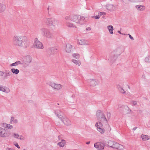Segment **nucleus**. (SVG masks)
Masks as SVG:
<instances>
[{
  "mask_svg": "<svg viewBox=\"0 0 150 150\" xmlns=\"http://www.w3.org/2000/svg\"><path fill=\"white\" fill-rule=\"evenodd\" d=\"M13 43L15 45L21 47H27L29 45L27 38L24 36H15L13 39Z\"/></svg>",
  "mask_w": 150,
  "mask_h": 150,
  "instance_id": "nucleus-1",
  "label": "nucleus"
},
{
  "mask_svg": "<svg viewBox=\"0 0 150 150\" xmlns=\"http://www.w3.org/2000/svg\"><path fill=\"white\" fill-rule=\"evenodd\" d=\"M109 146L112 148L117 149L119 150H122L124 148V146L117 142L110 140H107L104 142V146Z\"/></svg>",
  "mask_w": 150,
  "mask_h": 150,
  "instance_id": "nucleus-2",
  "label": "nucleus"
},
{
  "mask_svg": "<svg viewBox=\"0 0 150 150\" xmlns=\"http://www.w3.org/2000/svg\"><path fill=\"white\" fill-rule=\"evenodd\" d=\"M42 21L45 25L53 26L54 28H56L59 24L58 21L54 18H44Z\"/></svg>",
  "mask_w": 150,
  "mask_h": 150,
  "instance_id": "nucleus-3",
  "label": "nucleus"
},
{
  "mask_svg": "<svg viewBox=\"0 0 150 150\" xmlns=\"http://www.w3.org/2000/svg\"><path fill=\"white\" fill-rule=\"evenodd\" d=\"M40 30L41 34L45 37L49 39L53 38V34L47 28H42L40 29Z\"/></svg>",
  "mask_w": 150,
  "mask_h": 150,
  "instance_id": "nucleus-4",
  "label": "nucleus"
},
{
  "mask_svg": "<svg viewBox=\"0 0 150 150\" xmlns=\"http://www.w3.org/2000/svg\"><path fill=\"white\" fill-rule=\"evenodd\" d=\"M85 18L79 15H75L71 17V20L77 23H82V21L84 20Z\"/></svg>",
  "mask_w": 150,
  "mask_h": 150,
  "instance_id": "nucleus-5",
  "label": "nucleus"
},
{
  "mask_svg": "<svg viewBox=\"0 0 150 150\" xmlns=\"http://www.w3.org/2000/svg\"><path fill=\"white\" fill-rule=\"evenodd\" d=\"M33 46L35 48L38 49H43L44 48L43 44L39 41L37 38L35 39Z\"/></svg>",
  "mask_w": 150,
  "mask_h": 150,
  "instance_id": "nucleus-6",
  "label": "nucleus"
},
{
  "mask_svg": "<svg viewBox=\"0 0 150 150\" xmlns=\"http://www.w3.org/2000/svg\"><path fill=\"white\" fill-rule=\"evenodd\" d=\"M10 131L8 132L5 129L0 127V137H7L10 134Z\"/></svg>",
  "mask_w": 150,
  "mask_h": 150,
  "instance_id": "nucleus-7",
  "label": "nucleus"
},
{
  "mask_svg": "<svg viewBox=\"0 0 150 150\" xmlns=\"http://www.w3.org/2000/svg\"><path fill=\"white\" fill-rule=\"evenodd\" d=\"M105 7L107 10L110 11H114L117 9V5L110 4H107L105 6Z\"/></svg>",
  "mask_w": 150,
  "mask_h": 150,
  "instance_id": "nucleus-8",
  "label": "nucleus"
},
{
  "mask_svg": "<svg viewBox=\"0 0 150 150\" xmlns=\"http://www.w3.org/2000/svg\"><path fill=\"white\" fill-rule=\"evenodd\" d=\"M54 113L60 120L65 116L63 112L58 109L55 110Z\"/></svg>",
  "mask_w": 150,
  "mask_h": 150,
  "instance_id": "nucleus-9",
  "label": "nucleus"
},
{
  "mask_svg": "<svg viewBox=\"0 0 150 150\" xmlns=\"http://www.w3.org/2000/svg\"><path fill=\"white\" fill-rule=\"evenodd\" d=\"M61 120L64 125L67 126H70L71 124L70 120L66 116L64 117Z\"/></svg>",
  "mask_w": 150,
  "mask_h": 150,
  "instance_id": "nucleus-10",
  "label": "nucleus"
},
{
  "mask_svg": "<svg viewBox=\"0 0 150 150\" xmlns=\"http://www.w3.org/2000/svg\"><path fill=\"white\" fill-rule=\"evenodd\" d=\"M94 147L98 150H103V142H97L94 144Z\"/></svg>",
  "mask_w": 150,
  "mask_h": 150,
  "instance_id": "nucleus-11",
  "label": "nucleus"
},
{
  "mask_svg": "<svg viewBox=\"0 0 150 150\" xmlns=\"http://www.w3.org/2000/svg\"><path fill=\"white\" fill-rule=\"evenodd\" d=\"M96 115L97 120L99 121H101L103 118V113L102 111L100 110H97Z\"/></svg>",
  "mask_w": 150,
  "mask_h": 150,
  "instance_id": "nucleus-12",
  "label": "nucleus"
},
{
  "mask_svg": "<svg viewBox=\"0 0 150 150\" xmlns=\"http://www.w3.org/2000/svg\"><path fill=\"white\" fill-rule=\"evenodd\" d=\"M118 56L112 52L111 53L110 57L108 60L111 63L114 62L117 58Z\"/></svg>",
  "mask_w": 150,
  "mask_h": 150,
  "instance_id": "nucleus-13",
  "label": "nucleus"
},
{
  "mask_svg": "<svg viewBox=\"0 0 150 150\" xmlns=\"http://www.w3.org/2000/svg\"><path fill=\"white\" fill-rule=\"evenodd\" d=\"M122 107L124 108V112L125 114H129L131 113L132 111L127 105H123Z\"/></svg>",
  "mask_w": 150,
  "mask_h": 150,
  "instance_id": "nucleus-14",
  "label": "nucleus"
},
{
  "mask_svg": "<svg viewBox=\"0 0 150 150\" xmlns=\"http://www.w3.org/2000/svg\"><path fill=\"white\" fill-rule=\"evenodd\" d=\"M111 114L109 112H107L104 115V122L107 123L111 117Z\"/></svg>",
  "mask_w": 150,
  "mask_h": 150,
  "instance_id": "nucleus-15",
  "label": "nucleus"
},
{
  "mask_svg": "<svg viewBox=\"0 0 150 150\" xmlns=\"http://www.w3.org/2000/svg\"><path fill=\"white\" fill-rule=\"evenodd\" d=\"M122 52V48L119 47L116 48L112 52L115 54L116 55H117L118 57Z\"/></svg>",
  "mask_w": 150,
  "mask_h": 150,
  "instance_id": "nucleus-16",
  "label": "nucleus"
},
{
  "mask_svg": "<svg viewBox=\"0 0 150 150\" xmlns=\"http://www.w3.org/2000/svg\"><path fill=\"white\" fill-rule=\"evenodd\" d=\"M50 85L53 88L57 90H59L62 88V86L60 84H56L54 83H51Z\"/></svg>",
  "mask_w": 150,
  "mask_h": 150,
  "instance_id": "nucleus-17",
  "label": "nucleus"
},
{
  "mask_svg": "<svg viewBox=\"0 0 150 150\" xmlns=\"http://www.w3.org/2000/svg\"><path fill=\"white\" fill-rule=\"evenodd\" d=\"M57 51V50L54 48H52L49 49L47 51L48 55L51 56L54 54Z\"/></svg>",
  "mask_w": 150,
  "mask_h": 150,
  "instance_id": "nucleus-18",
  "label": "nucleus"
},
{
  "mask_svg": "<svg viewBox=\"0 0 150 150\" xmlns=\"http://www.w3.org/2000/svg\"><path fill=\"white\" fill-rule=\"evenodd\" d=\"M136 9L139 11H144L146 8L145 6L141 5H137L135 6Z\"/></svg>",
  "mask_w": 150,
  "mask_h": 150,
  "instance_id": "nucleus-19",
  "label": "nucleus"
},
{
  "mask_svg": "<svg viewBox=\"0 0 150 150\" xmlns=\"http://www.w3.org/2000/svg\"><path fill=\"white\" fill-rule=\"evenodd\" d=\"M87 82L91 86H95L97 83L95 79H88L87 80Z\"/></svg>",
  "mask_w": 150,
  "mask_h": 150,
  "instance_id": "nucleus-20",
  "label": "nucleus"
},
{
  "mask_svg": "<svg viewBox=\"0 0 150 150\" xmlns=\"http://www.w3.org/2000/svg\"><path fill=\"white\" fill-rule=\"evenodd\" d=\"M0 91L6 93H8L10 91L8 88L1 85H0Z\"/></svg>",
  "mask_w": 150,
  "mask_h": 150,
  "instance_id": "nucleus-21",
  "label": "nucleus"
},
{
  "mask_svg": "<svg viewBox=\"0 0 150 150\" xmlns=\"http://www.w3.org/2000/svg\"><path fill=\"white\" fill-rule=\"evenodd\" d=\"M78 43L81 45H89L88 41L84 40H79L78 42Z\"/></svg>",
  "mask_w": 150,
  "mask_h": 150,
  "instance_id": "nucleus-22",
  "label": "nucleus"
},
{
  "mask_svg": "<svg viewBox=\"0 0 150 150\" xmlns=\"http://www.w3.org/2000/svg\"><path fill=\"white\" fill-rule=\"evenodd\" d=\"M72 45L69 44H68L66 45V51L67 52L70 53L72 51Z\"/></svg>",
  "mask_w": 150,
  "mask_h": 150,
  "instance_id": "nucleus-23",
  "label": "nucleus"
},
{
  "mask_svg": "<svg viewBox=\"0 0 150 150\" xmlns=\"http://www.w3.org/2000/svg\"><path fill=\"white\" fill-rule=\"evenodd\" d=\"M141 137L143 141L148 140L150 139V137L149 136L143 134L141 135Z\"/></svg>",
  "mask_w": 150,
  "mask_h": 150,
  "instance_id": "nucleus-24",
  "label": "nucleus"
},
{
  "mask_svg": "<svg viewBox=\"0 0 150 150\" xmlns=\"http://www.w3.org/2000/svg\"><path fill=\"white\" fill-rule=\"evenodd\" d=\"M107 28L110 34L112 35L113 34V28L112 25H109L107 26Z\"/></svg>",
  "mask_w": 150,
  "mask_h": 150,
  "instance_id": "nucleus-25",
  "label": "nucleus"
},
{
  "mask_svg": "<svg viewBox=\"0 0 150 150\" xmlns=\"http://www.w3.org/2000/svg\"><path fill=\"white\" fill-rule=\"evenodd\" d=\"M6 8V6L4 4L0 3V13L4 11Z\"/></svg>",
  "mask_w": 150,
  "mask_h": 150,
  "instance_id": "nucleus-26",
  "label": "nucleus"
},
{
  "mask_svg": "<svg viewBox=\"0 0 150 150\" xmlns=\"http://www.w3.org/2000/svg\"><path fill=\"white\" fill-rule=\"evenodd\" d=\"M5 75L3 77V78L4 79H6L8 78V76H10L12 74V73L8 71V72H5L4 73Z\"/></svg>",
  "mask_w": 150,
  "mask_h": 150,
  "instance_id": "nucleus-27",
  "label": "nucleus"
},
{
  "mask_svg": "<svg viewBox=\"0 0 150 150\" xmlns=\"http://www.w3.org/2000/svg\"><path fill=\"white\" fill-rule=\"evenodd\" d=\"M11 72L14 74H17L19 72V71L18 69L14 68L11 69Z\"/></svg>",
  "mask_w": 150,
  "mask_h": 150,
  "instance_id": "nucleus-28",
  "label": "nucleus"
},
{
  "mask_svg": "<svg viewBox=\"0 0 150 150\" xmlns=\"http://www.w3.org/2000/svg\"><path fill=\"white\" fill-rule=\"evenodd\" d=\"M65 144V140L62 139L61 142H59L57 144V145L61 147H63Z\"/></svg>",
  "mask_w": 150,
  "mask_h": 150,
  "instance_id": "nucleus-29",
  "label": "nucleus"
},
{
  "mask_svg": "<svg viewBox=\"0 0 150 150\" xmlns=\"http://www.w3.org/2000/svg\"><path fill=\"white\" fill-rule=\"evenodd\" d=\"M32 58L30 56H28L25 58V62L28 64L31 62Z\"/></svg>",
  "mask_w": 150,
  "mask_h": 150,
  "instance_id": "nucleus-30",
  "label": "nucleus"
},
{
  "mask_svg": "<svg viewBox=\"0 0 150 150\" xmlns=\"http://www.w3.org/2000/svg\"><path fill=\"white\" fill-rule=\"evenodd\" d=\"M104 123L105 124V127H104L105 129L108 131H110L111 130V128L108 123V122L107 123H106L105 122H104Z\"/></svg>",
  "mask_w": 150,
  "mask_h": 150,
  "instance_id": "nucleus-31",
  "label": "nucleus"
},
{
  "mask_svg": "<svg viewBox=\"0 0 150 150\" xmlns=\"http://www.w3.org/2000/svg\"><path fill=\"white\" fill-rule=\"evenodd\" d=\"M21 64V63L20 61H18L15 62L14 63L11 64L10 65V66L11 67L13 66H17L18 64Z\"/></svg>",
  "mask_w": 150,
  "mask_h": 150,
  "instance_id": "nucleus-32",
  "label": "nucleus"
},
{
  "mask_svg": "<svg viewBox=\"0 0 150 150\" xmlns=\"http://www.w3.org/2000/svg\"><path fill=\"white\" fill-rule=\"evenodd\" d=\"M72 61L76 65H78V66H79L81 63L80 61L79 60H77L74 59H72Z\"/></svg>",
  "mask_w": 150,
  "mask_h": 150,
  "instance_id": "nucleus-33",
  "label": "nucleus"
},
{
  "mask_svg": "<svg viewBox=\"0 0 150 150\" xmlns=\"http://www.w3.org/2000/svg\"><path fill=\"white\" fill-rule=\"evenodd\" d=\"M67 25L68 27L70 28H76V27L72 23H71L69 22L67 23Z\"/></svg>",
  "mask_w": 150,
  "mask_h": 150,
  "instance_id": "nucleus-34",
  "label": "nucleus"
},
{
  "mask_svg": "<svg viewBox=\"0 0 150 150\" xmlns=\"http://www.w3.org/2000/svg\"><path fill=\"white\" fill-rule=\"evenodd\" d=\"M101 121H100V122H99V123L97 122L96 123L95 126L96 127H103L102 123L101 122Z\"/></svg>",
  "mask_w": 150,
  "mask_h": 150,
  "instance_id": "nucleus-35",
  "label": "nucleus"
},
{
  "mask_svg": "<svg viewBox=\"0 0 150 150\" xmlns=\"http://www.w3.org/2000/svg\"><path fill=\"white\" fill-rule=\"evenodd\" d=\"M144 61L146 63H150V55L146 57L144 59Z\"/></svg>",
  "mask_w": 150,
  "mask_h": 150,
  "instance_id": "nucleus-36",
  "label": "nucleus"
},
{
  "mask_svg": "<svg viewBox=\"0 0 150 150\" xmlns=\"http://www.w3.org/2000/svg\"><path fill=\"white\" fill-rule=\"evenodd\" d=\"M97 130L100 132V133L102 134L103 133V127H97Z\"/></svg>",
  "mask_w": 150,
  "mask_h": 150,
  "instance_id": "nucleus-37",
  "label": "nucleus"
},
{
  "mask_svg": "<svg viewBox=\"0 0 150 150\" xmlns=\"http://www.w3.org/2000/svg\"><path fill=\"white\" fill-rule=\"evenodd\" d=\"M72 56L77 59H79L80 57L79 55L78 54H72Z\"/></svg>",
  "mask_w": 150,
  "mask_h": 150,
  "instance_id": "nucleus-38",
  "label": "nucleus"
},
{
  "mask_svg": "<svg viewBox=\"0 0 150 150\" xmlns=\"http://www.w3.org/2000/svg\"><path fill=\"white\" fill-rule=\"evenodd\" d=\"M4 125H6V127L8 128V129H11L13 128V126L10 124L5 123L4 124Z\"/></svg>",
  "mask_w": 150,
  "mask_h": 150,
  "instance_id": "nucleus-39",
  "label": "nucleus"
},
{
  "mask_svg": "<svg viewBox=\"0 0 150 150\" xmlns=\"http://www.w3.org/2000/svg\"><path fill=\"white\" fill-rule=\"evenodd\" d=\"M19 136V135L18 134L14 133L13 135V137H14L16 138H18V137Z\"/></svg>",
  "mask_w": 150,
  "mask_h": 150,
  "instance_id": "nucleus-40",
  "label": "nucleus"
},
{
  "mask_svg": "<svg viewBox=\"0 0 150 150\" xmlns=\"http://www.w3.org/2000/svg\"><path fill=\"white\" fill-rule=\"evenodd\" d=\"M92 18H95L98 19L100 17H99V15H97L95 16H92Z\"/></svg>",
  "mask_w": 150,
  "mask_h": 150,
  "instance_id": "nucleus-41",
  "label": "nucleus"
},
{
  "mask_svg": "<svg viewBox=\"0 0 150 150\" xmlns=\"http://www.w3.org/2000/svg\"><path fill=\"white\" fill-rule=\"evenodd\" d=\"M131 103L133 104L134 105H135L137 104V102L136 101H132L131 102Z\"/></svg>",
  "mask_w": 150,
  "mask_h": 150,
  "instance_id": "nucleus-42",
  "label": "nucleus"
},
{
  "mask_svg": "<svg viewBox=\"0 0 150 150\" xmlns=\"http://www.w3.org/2000/svg\"><path fill=\"white\" fill-rule=\"evenodd\" d=\"M120 92L122 93H125V91L122 88H121V89L120 90Z\"/></svg>",
  "mask_w": 150,
  "mask_h": 150,
  "instance_id": "nucleus-43",
  "label": "nucleus"
},
{
  "mask_svg": "<svg viewBox=\"0 0 150 150\" xmlns=\"http://www.w3.org/2000/svg\"><path fill=\"white\" fill-rule=\"evenodd\" d=\"M4 74V72L0 71V76H3Z\"/></svg>",
  "mask_w": 150,
  "mask_h": 150,
  "instance_id": "nucleus-44",
  "label": "nucleus"
},
{
  "mask_svg": "<svg viewBox=\"0 0 150 150\" xmlns=\"http://www.w3.org/2000/svg\"><path fill=\"white\" fill-rule=\"evenodd\" d=\"M144 1V0H135L134 2H143Z\"/></svg>",
  "mask_w": 150,
  "mask_h": 150,
  "instance_id": "nucleus-45",
  "label": "nucleus"
},
{
  "mask_svg": "<svg viewBox=\"0 0 150 150\" xmlns=\"http://www.w3.org/2000/svg\"><path fill=\"white\" fill-rule=\"evenodd\" d=\"M128 35H129V38L131 40H134L133 37L131 35H130L129 34H128Z\"/></svg>",
  "mask_w": 150,
  "mask_h": 150,
  "instance_id": "nucleus-46",
  "label": "nucleus"
},
{
  "mask_svg": "<svg viewBox=\"0 0 150 150\" xmlns=\"http://www.w3.org/2000/svg\"><path fill=\"white\" fill-rule=\"evenodd\" d=\"M14 145L17 147L18 149H20V147L19 146V145H18V144L17 143H16L14 144Z\"/></svg>",
  "mask_w": 150,
  "mask_h": 150,
  "instance_id": "nucleus-47",
  "label": "nucleus"
},
{
  "mask_svg": "<svg viewBox=\"0 0 150 150\" xmlns=\"http://www.w3.org/2000/svg\"><path fill=\"white\" fill-rule=\"evenodd\" d=\"M14 117H12L11 118L10 123H11L12 122H13V120H14Z\"/></svg>",
  "mask_w": 150,
  "mask_h": 150,
  "instance_id": "nucleus-48",
  "label": "nucleus"
},
{
  "mask_svg": "<svg viewBox=\"0 0 150 150\" xmlns=\"http://www.w3.org/2000/svg\"><path fill=\"white\" fill-rule=\"evenodd\" d=\"M65 19L67 20H68L69 19L71 20V17L67 16L65 17Z\"/></svg>",
  "mask_w": 150,
  "mask_h": 150,
  "instance_id": "nucleus-49",
  "label": "nucleus"
},
{
  "mask_svg": "<svg viewBox=\"0 0 150 150\" xmlns=\"http://www.w3.org/2000/svg\"><path fill=\"white\" fill-rule=\"evenodd\" d=\"M123 2L125 4H127L128 3V0H122Z\"/></svg>",
  "mask_w": 150,
  "mask_h": 150,
  "instance_id": "nucleus-50",
  "label": "nucleus"
},
{
  "mask_svg": "<svg viewBox=\"0 0 150 150\" xmlns=\"http://www.w3.org/2000/svg\"><path fill=\"white\" fill-rule=\"evenodd\" d=\"M103 14V12H100L99 13L98 15H99V17H100V16Z\"/></svg>",
  "mask_w": 150,
  "mask_h": 150,
  "instance_id": "nucleus-51",
  "label": "nucleus"
},
{
  "mask_svg": "<svg viewBox=\"0 0 150 150\" xmlns=\"http://www.w3.org/2000/svg\"><path fill=\"white\" fill-rule=\"evenodd\" d=\"M6 150H15L12 148H7L6 149Z\"/></svg>",
  "mask_w": 150,
  "mask_h": 150,
  "instance_id": "nucleus-52",
  "label": "nucleus"
},
{
  "mask_svg": "<svg viewBox=\"0 0 150 150\" xmlns=\"http://www.w3.org/2000/svg\"><path fill=\"white\" fill-rule=\"evenodd\" d=\"M13 122L15 123H16L18 122V120L17 119L14 120H13Z\"/></svg>",
  "mask_w": 150,
  "mask_h": 150,
  "instance_id": "nucleus-53",
  "label": "nucleus"
},
{
  "mask_svg": "<svg viewBox=\"0 0 150 150\" xmlns=\"http://www.w3.org/2000/svg\"><path fill=\"white\" fill-rule=\"evenodd\" d=\"M22 137H23V136H22V135L20 136V137L19 139H20V140H24V139Z\"/></svg>",
  "mask_w": 150,
  "mask_h": 150,
  "instance_id": "nucleus-54",
  "label": "nucleus"
},
{
  "mask_svg": "<svg viewBox=\"0 0 150 150\" xmlns=\"http://www.w3.org/2000/svg\"><path fill=\"white\" fill-rule=\"evenodd\" d=\"M91 29V28L90 27H88L86 28V30H89Z\"/></svg>",
  "mask_w": 150,
  "mask_h": 150,
  "instance_id": "nucleus-55",
  "label": "nucleus"
},
{
  "mask_svg": "<svg viewBox=\"0 0 150 150\" xmlns=\"http://www.w3.org/2000/svg\"><path fill=\"white\" fill-rule=\"evenodd\" d=\"M137 127H134L132 129V130L133 131H135L137 129Z\"/></svg>",
  "mask_w": 150,
  "mask_h": 150,
  "instance_id": "nucleus-56",
  "label": "nucleus"
},
{
  "mask_svg": "<svg viewBox=\"0 0 150 150\" xmlns=\"http://www.w3.org/2000/svg\"><path fill=\"white\" fill-rule=\"evenodd\" d=\"M128 1L131 2H134L135 1V0H128Z\"/></svg>",
  "mask_w": 150,
  "mask_h": 150,
  "instance_id": "nucleus-57",
  "label": "nucleus"
},
{
  "mask_svg": "<svg viewBox=\"0 0 150 150\" xmlns=\"http://www.w3.org/2000/svg\"><path fill=\"white\" fill-rule=\"evenodd\" d=\"M90 141L88 142H87L86 143V144H89L90 143Z\"/></svg>",
  "mask_w": 150,
  "mask_h": 150,
  "instance_id": "nucleus-58",
  "label": "nucleus"
},
{
  "mask_svg": "<svg viewBox=\"0 0 150 150\" xmlns=\"http://www.w3.org/2000/svg\"><path fill=\"white\" fill-rule=\"evenodd\" d=\"M47 10L48 11V13H49V6H48V7L47 8Z\"/></svg>",
  "mask_w": 150,
  "mask_h": 150,
  "instance_id": "nucleus-59",
  "label": "nucleus"
},
{
  "mask_svg": "<svg viewBox=\"0 0 150 150\" xmlns=\"http://www.w3.org/2000/svg\"><path fill=\"white\" fill-rule=\"evenodd\" d=\"M118 32L120 33V34H121V33L120 32V31H118Z\"/></svg>",
  "mask_w": 150,
  "mask_h": 150,
  "instance_id": "nucleus-60",
  "label": "nucleus"
},
{
  "mask_svg": "<svg viewBox=\"0 0 150 150\" xmlns=\"http://www.w3.org/2000/svg\"><path fill=\"white\" fill-rule=\"evenodd\" d=\"M132 135H133V136H134V133H133V134H132Z\"/></svg>",
  "mask_w": 150,
  "mask_h": 150,
  "instance_id": "nucleus-61",
  "label": "nucleus"
},
{
  "mask_svg": "<svg viewBox=\"0 0 150 150\" xmlns=\"http://www.w3.org/2000/svg\"><path fill=\"white\" fill-rule=\"evenodd\" d=\"M103 14H104V15H105L106 13H105L104 12Z\"/></svg>",
  "mask_w": 150,
  "mask_h": 150,
  "instance_id": "nucleus-62",
  "label": "nucleus"
},
{
  "mask_svg": "<svg viewBox=\"0 0 150 150\" xmlns=\"http://www.w3.org/2000/svg\"><path fill=\"white\" fill-rule=\"evenodd\" d=\"M74 96V95H73L72 96V97H73Z\"/></svg>",
  "mask_w": 150,
  "mask_h": 150,
  "instance_id": "nucleus-63",
  "label": "nucleus"
},
{
  "mask_svg": "<svg viewBox=\"0 0 150 150\" xmlns=\"http://www.w3.org/2000/svg\"><path fill=\"white\" fill-rule=\"evenodd\" d=\"M59 105V103H57V105Z\"/></svg>",
  "mask_w": 150,
  "mask_h": 150,
  "instance_id": "nucleus-64",
  "label": "nucleus"
}]
</instances>
